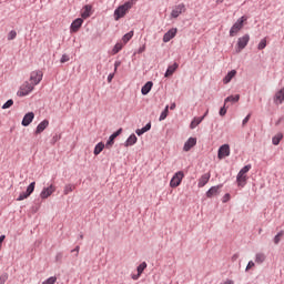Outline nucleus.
Segmentation results:
<instances>
[{"label": "nucleus", "instance_id": "obj_5", "mask_svg": "<svg viewBox=\"0 0 284 284\" xmlns=\"http://www.w3.org/2000/svg\"><path fill=\"white\" fill-rule=\"evenodd\" d=\"M43 80V72L40 70L33 71L30 74V81L32 85H39Z\"/></svg>", "mask_w": 284, "mask_h": 284}, {"label": "nucleus", "instance_id": "obj_10", "mask_svg": "<svg viewBox=\"0 0 284 284\" xmlns=\"http://www.w3.org/2000/svg\"><path fill=\"white\" fill-rule=\"evenodd\" d=\"M179 32V29L176 28H172L170 29L166 33H164L163 36V42L164 43H170V41H172V39H174L176 37V33Z\"/></svg>", "mask_w": 284, "mask_h": 284}, {"label": "nucleus", "instance_id": "obj_20", "mask_svg": "<svg viewBox=\"0 0 284 284\" xmlns=\"http://www.w3.org/2000/svg\"><path fill=\"white\" fill-rule=\"evenodd\" d=\"M48 125H50V121L43 120L38 124L34 134H41L48 128Z\"/></svg>", "mask_w": 284, "mask_h": 284}, {"label": "nucleus", "instance_id": "obj_50", "mask_svg": "<svg viewBox=\"0 0 284 284\" xmlns=\"http://www.w3.org/2000/svg\"><path fill=\"white\" fill-rule=\"evenodd\" d=\"M227 114V109H225V104L223 108L220 109V116H225Z\"/></svg>", "mask_w": 284, "mask_h": 284}, {"label": "nucleus", "instance_id": "obj_23", "mask_svg": "<svg viewBox=\"0 0 284 284\" xmlns=\"http://www.w3.org/2000/svg\"><path fill=\"white\" fill-rule=\"evenodd\" d=\"M240 100H241L240 94L230 95L224 100V105H227V103H239Z\"/></svg>", "mask_w": 284, "mask_h": 284}, {"label": "nucleus", "instance_id": "obj_35", "mask_svg": "<svg viewBox=\"0 0 284 284\" xmlns=\"http://www.w3.org/2000/svg\"><path fill=\"white\" fill-rule=\"evenodd\" d=\"M132 37H134V31H130L124 34L122 38L123 43H128L132 39Z\"/></svg>", "mask_w": 284, "mask_h": 284}, {"label": "nucleus", "instance_id": "obj_61", "mask_svg": "<svg viewBox=\"0 0 284 284\" xmlns=\"http://www.w3.org/2000/svg\"><path fill=\"white\" fill-rule=\"evenodd\" d=\"M80 239L83 240V234H80Z\"/></svg>", "mask_w": 284, "mask_h": 284}, {"label": "nucleus", "instance_id": "obj_39", "mask_svg": "<svg viewBox=\"0 0 284 284\" xmlns=\"http://www.w3.org/2000/svg\"><path fill=\"white\" fill-rule=\"evenodd\" d=\"M14 39H17V31L11 30V31L8 33V41H14Z\"/></svg>", "mask_w": 284, "mask_h": 284}, {"label": "nucleus", "instance_id": "obj_45", "mask_svg": "<svg viewBox=\"0 0 284 284\" xmlns=\"http://www.w3.org/2000/svg\"><path fill=\"white\" fill-rule=\"evenodd\" d=\"M81 250V246H75L73 250H71V254H74V257L79 256V252Z\"/></svg>", "mask_w": 284, "mask_h": 284}, {"label": "nucleus", "instance_id": "obj_38", "mask_svg": "<svg viewBox=\"0 0 284 284\" xmlns=\"http://www.w3.org/2000/svg\"><path fill=\"white\" fill-rule=\"evenodd\" d=\"M37 185V182H31L29 184V186L27 187V193L29 194V196L32 194V192H34V186Z\"/></svg>", "mask_w": 284, "mask_h": 284}, {"label": "nucleus", "instance_id": "obj_33", "mask_svg": "<svg viewBox=\"0 0 284 284\" xmlns=\"http://www.w3.org/2000/svg\"><path fill=\"white\" fill-rule=\"evenodd\" d=\"M169 112H170V106L166 105L163 112L160 114L159 121H165V119H168Z\"/></svg>", "mask_w": 284, "mask_h": 284}, {"label": "nucleus", "instance_id": "obj_47", "mask_svg": "<svg viewBox=\"0 0 284 284\" xmlns=\"http://www.w3.org/2000/svg\"><path fill=\"white\" fill-rule=\"evenodd\" d=\"M6 281H8V273H4L0 276V284H6Z\"/></svg>", "mask_w": 284, "mask_h": 284}, {"label": "nucleus", "instance_id": "obj_27", "mask_svg": "<svg viewBox=\"0 0 284 284\" xmlns=\"http://www.w3.org/2000/svg\"><path fill=\"white\" fill-rule=\"evenodd\" d=\"M91 12H92V6L90 4L84 6L83 11L81 13L82 19H89Z\"/></svg>", "mask_w": 284, "mask_h": 284}, {"label": "nucleus", "instance_id": "obj_14", "mask_svg": "<svg viewBox=\"0 0 284 284\" xmlns=\"http://www.w3.org/2000/svg\"><path fill=\"white\" fill-rule=\"evenodd\" d=\"M32 121H34V112H28L27 114H24L21 124L23 125V128H28V125H30Z\"/></svg>", "mask_w": 284, "mask_h": 284}, {"label": "nucleus", "instance_id": "obj_28", "mask_svg": "<svg viewBox=\"0 0 284 284\" xmlns=\"http://www.w3.org/2000/svg\"><path fill=\"white\" fill-rule=\"evenodd\" d=\"M204 119L205 116L194 118L190 124L191 130H194L197 125H201Z\"/></svg>", "mask_w": 284, "mask_h": 284}, {"label": "nucleus", "instance_id": "obj_41", "mask_svg": "<svg viewBox=\"0 0 284 284\" xmlns=\"http://www.w3.org/2000/svg\"><path fill=\"white\" fill-rule=\"evenodd\" d=\"M250 170H252V164L245 165L241 169L240 173L241 174H246L247 172H250Z\"/></svg>", "mask_w": 284, "mask_h": 284}, {"label": "nucleus", "instance_id": "obj_16", "mask_svg": "<svg viewBox=\"0 0 284 284\" xmlns=\"http://www.w3.org/2000/svg\"><path fill=\"white\" fill-rule=\"evenodd\" d=\"M83 26V19H75L70 27L71 32H79L80 28Z\"/></svg>", "mask_w": 284, "mask_h": 284}, {"label": "nucleus", "instance_id": "obj_1", "mask_svg": "<svg viewBox=\"0 0 284 284\" xmlns=\"http://www.w3.org/2000/svg\"><path fill=\"white\" fill-rule=\"evenodd\" d=\"M134 3H136V0H129L124 4L119 6L113 13L115 21L123 19V17H125V14L132 10Z\"/></svg>", "mask_w": 284, "mask_h": 284}, {"label": "nucleus", "instance_id": "obj_42", "mask_svg": "<svg viewBox=\"0 0 284 284\" xmlns=\"http://www.w3.org/2000/svg\"><path fill=\"white\" fill-rule=\"evenodd\" d=\"M29 196H30V194H28L27 192H22L18 196L17 201H26V199H28Z\"/></svg>", "mask_w": 284, "mask_h": 284}, {"label": "nucleus", "instance_id": "obj_26", "mask_svg": "<svg viewBox=\"0 0 284 284\" xmlns=\"http://www.w3.org/2000/svg\"><path fill=\"white\" fill-rule=\"evenodd\" d=\"M150 130H152V123L149 122L144 128L138 129L135 131V134H138V136H142V134H145V132H150Z\"/></svg>", "mask_w": 284, "mask_h": 284}, {"label": "nucleus", "instance_id": "obj_8", "mask_svg": "<svg viewBox=\"0 0 284 284\" xmlns=\"http://www.w3.org/2000/svg\"><path fill=\"white\" fill-rule=\"evenodd\" d=\"M183 12H185L184 3H180L175 7H173L172 12H171V19H179V17H181V14H183Z\"/></svg>", "mask_w": 284, "mask_h": 284}, {"label": "nucleus", "instance_id": "obj_21", "mask_svg": "<svg viewBox=\"0 0 284 284\" xmlns=\"http://www.w3.org/2000/svg\"><path fill=\"white\" fill-rule=\"evenodd\" d=\"M178 69H179V63L176 62L173 63L172 65H169L164 77L166 78L172 77V74H174V72H176Z\"/></svg>", "mask_w": 284, "mask_h": 284}, {"label": "nucleus", "instance_id": "obj_51", "mask_svg": "<svg viewBox=\"0 0 284 284\" xmlns=\"http://www.w3.org/2000/svg\"><path fill=\"white\" fill-rule=\"evenodd\" d=\"M254 261H250L248 263H247V265H246V272H250V270H252V267H254Z\"/></svg>", "mask_w": 284, "mask_h": 284}, {"label": "nucleus", "instance_id": "obj_48", "mask_svg": "<svg viewBox=\"0 0 284 284\" xmlns=\"http://www.w3.org/2000/svg\"><path fill=\"white\" fill-rule=\"evenodd\" d=\"M57 283V277H49L45 282H43L42 284H54Z\"/></svg>", "mask_w": 284, "mask_h": 284}, {"label": "nucleus", "instance_id": "obj_43", "mask_svg": "<svg viewBox=\"0 0 284 284\" xmlns=\"http://www.w3.org/2000/svg\"><path fill=\"white\" fill-rule=\"evenodd\" d=\"M29 196H30V194H28L27 192H22L18 196L17 201H26V199H28Z\"/></svg>", "mask_w": 284, "mask_h": 284}, {"label": "nucleus", "instance_id": "obj_19", "mask_svg": "<svg viewBox=\"0 0 284 284\" xmlns=\"http://www.w3.org/2000/svg\"><path fill=\"white\" fill-rule=\"evenodd\" d=\"M196 145V138H190L183 146L184 152H190Z\"/></svg>", "mask_w": 284, "mask_h": 284}, {"label": "nucleus", "instance_id": "obj_13", "mask_svg": "<svg viewBox=\"0 0 284 284\" xmlns=\"http://www.w3.org/2000/svg\"><path fill=\"white\" fill-rule=\"evenodd\" d=\"M221 187H223L222 184L212 186L207 192H206V197L212 199V196H219L221 194Z\"/></svg>", "mask_w": 284, "mask_h": 284}, {"label": "nucleus", "instance_id": "obj_52", "mask_svg": "<svg viewBox=\"0 0 284 284\" xmlns=\"http://www.w3.org/2000/svg\"><path fill=\"white\" fill-rule=\"evenodd\" d=\"M112 79H114V73H110V74L108 75V82H109V83H112Z\"/></svg>", "mask_w": 284, "mask_h": 284}, {"label": "nucleus", "instance_id": "obj_17", "mask_svg": "<svg viewBox=\"0 0 284 284\" xmlns=\"http://www.w3.org/2000/svg\"><path fill=\"white\" fill-rule=\"evenodd\" d=\"M121 132H123V129H119L113 134H111L105 144V148H112L114 145V139H116V136H119L121 134Z\"/></svg>", "mask_w": 284, "mask_h": 284}, {"label": "nucleus", "instance_id": "obj_18", "mask_svg": "<svg viewBox=\"0 0 284 284\" xmlns=\"http://www.w3.org/2000/svg\"><path fill=\"white\" fill-rule=\"evenodd\" d=\"M236 182L240 187H245V184L247 183V175L239 172L236 176Z\"/></svg>", "mask_w": 284, "mask_h": 284}, {"label": "nucleus", "instance_id": "obj_4", "mask_svg": "<svg viewBox=\"0 0 284 284\" xmlns=\"http://www.w3.org/2000/svg\"><path fill=\"white\" fill-rule=\"evenodd\" d=\"M184 176H185V174L183 173V171L176 172L170 181L171 187H179V185H181V182L183 181Z\"/></svg>", "mask_w": 284, "mask_h": 284}, {"label": "nucleus", "instance_id": "obj_9", "mask_svg": "<svg viewBox=\"0 0 284 284\" xmlns=\"http://www.w3.org/2000/svg\"><path fill=\"white\" fill-rule=\"evenodd\" d=\"M231 151H230V144H223L220 146L217 151V159L223 160L226 159V156H230Z\"/></svg>", "mask_w": 284, "mask_h": 284}, {"label": "nucleus", "instance_id": "obj_34", "mask_svg": "<svg viewBox=\"0 0 284 284\" xmlns=\"http://www.w3.org/2000/svg\"><path fill=\"white\" fill-rule=\"evenodd\" d=\"M284 236V231H280L275 236H274V244L278 245L281 243V239Z\"/></svg>", "mask_w": 284, "mask_h": 284}, {"label": "nucleus", "instance_id": "obj_57", "mask_svg": "<svg viewBox=\"0 0 284 284\" xmlns=\"http://www.w3.org/2000/svg\"><path fill=\"white\" fill-rule=\"evenodd\" d=\"M207 114H210V110H206V112L202 116H204V119H205V116H207Z\"/></svg>", "mask_w": 284, "mask_h": 284}, {"label": "nucleus", "instance_id": "obj_2", "mask_svg": "<svg viewBox=\"0 0 284 284\" xmlns=\"http://www.w3.org/2000/svg\"><path fill=\"white\" fill-rule=\"evenodd\" d=\"M247 21V17L243 16L232 26L230 29V37H236L241 30H243V26Z\"/></svg>", "mask_w": 284, "mask_h": 284}, {"label": "nucleus", "instance_id": "obj_3", "mask_svg": "<svg viewBox=\"0 0 284 284\" xmlns=\"http://www.w3.org/2000/svg\"><path fill=\"white\" fill-rule=\"evenodd\" d=\"M250 43V34H244L243 37L237 39V49L236 52H241L247 48V44Z\"/></svg>", "mask_w": 284, "mask_h": 284}, {"label": "nucleus", "instance_id": "obj_29", "mask_svg": "<svg viewBox=\"0 0 284 284\" xmlns=\"http://www.w3.org/2000/svg\"><path fill=\"white\" fill-rule=\"evenodd\" d=\"M105 149V144L103 142H99L95 148H94V151H93V154L95 156H99V154H101L103 152V150Z\"/></svg>", "mask_w": 284, "mask_h": 284}, {"label": "nucleus", "instance_id": "obj_32", "mask_svg": "<svg viewBox=\"0 0 284 284\" xmlns=\"http://www.w3.org/2000/svg\"><path fill=\"white\" fill-rule=\"evenodd\" d=\"M121 50H123V43L118 42L112 49V54H119Z\"/></svg>", "mask_w": 284, "mask_h": 284}, {"label": "nucleus", "instance_id": "obj_36", "mask_svg": "<svg viewBox=\"0 0 284 284\" xmlns=\"http://www.w3.org/2000/svg\"><path fill=\"white\" fill-rule=\"evenodd\" d=\"M265 48H267V39H262L257 45L258 50H265Z\"/></svg>", "mask_w": 284, "mask_h": 284}, {"label": "nucleus", "instance_id": "obj_46", "mask_svg": "<svg viewBox=\"0 0 284 284\" xmlns=\"http://www.w3.org/2000/svg\"><path fill=\"white\" fill-rule=\"evenodd\" d=\"M68 61H70V55L63 54L61 57L60 63H68Z\"/></svg>", "mask_w": 284, "mask_h": 284}, {"label": "nucleus", "instance_id": "obj_55", "mask_svg": "<svg viewBox=\"0 0 284 284\" xmlns=\"http://www.w3.org/2000/svg\"><path fill=\"white\" fill-rule=\"evenodd\" d=\"M227 199H230V194L229 193L225 194L223 203H225L227 201Z\"/></svg>", "mask_w": 284, "mask_h": 284}, {"label": "nucleus", "instance_id": "obj_7", "mask_svg": "<svg viewBox=\"0 0 284 284\" xmlns=\"http://www.w3.org/2000/svg\"><path fill=\"white\" fill-rule=\"evenodd\" d=\"M54 192H57V186H54L53 184H51L48 187H43V190L40 193V199L42 200L50 199V196H52Z\"/></svg>", "mask_w": 284, "mask_h": 284}, {"label": "nucleus", "instance_id": "obj_25", "mask_svg": "<svg viewBox=\"0 0 284 284\" xmlns=\"http://www.w3.org/2000/svg\"><path fill=\"white\" fill-rule=\"evenodd\" d=\"M234 77H236V70H231L223 79L224 85H227Z\"/></svg>", "mask_w": 284, "mask_h": 284}, {"label": "nucleus", "instance_id": "obj_15", "mask_svg": "<svg viewBox=\"0 0 284 284\" xmlns=\"http://www.w3.org/2000/svg\"><path fill=\"white\" fill-rule=\"evenodd\" d=\"M212 174L210 173H204L197 182V187H205V185H207V183H210V179H211Z\"/></svg>", "mask_w": 284, "mask_h": 284}, {"label": "nucleus", "instance_id": "obj_37", "mask_svg": "<svg viewBox=\"0 0 284 284\" xmlns=\"http://www.w3.org/2000/svg\"><path fill=\"white\" fill-rule=\"evenodd\" d=\"M70 192H74V185H73V184H67V185L64 186L63 193H64L65 195H68V194H70Z\"/></svg>", "mask_w": 284, "mask_h": 284}, {"label": "nucleus", "instance_id": "obj_22", "mask_svg": "<svg viewBox=\"0 0 284 284\" xmlns=\"http://www.w3.org/2000/svg\"><path fill=\"white\" fill-rule=\"evenodd\" d=\"M136 141H139V139L136 138V134L133 133L126 139L124 145L125 148H130L132 145H135Z\"/></svg>", "mask_w": 284, "mask_h": 284}, {"label": "nucleus", "instance_id": "obj_56", "mask_svg": "<svg viewBox=\"0 0 284 284\" xmlns=\"http://www.w3.org/2000/svg\"><path fill=\"white\" fill-rule=\"evenodd\" d=\"M175 109H176V104L175 103L171 104L170 110H175Z\"/></svg>", "mask_w": 284, "mask_h": 284}, {"label": "nucleus", "instance_id": "obj_40", "mask_svg": "<svg viewBox=\"0 0 284 284\" xmlns=\"http://www.w3.org/2000/svg\"><path fill=\"white\" fill-rule=\"evenodd\" d=\"M12 105H14V101H13V100H8V101L2 105V110H8L9 108H12Z\"/></svg>", "mask_w": 284, "mask_h": 284}, {"label": "nucleus", "instance_id": "obj_30", "mask_svg": "<svg viewBox=\"0 0 284 284\" xmlns=\"http://www.w3.org/2000/svg\"><path fill=\"white\" fill-rule=\"evenodd\" d=\"M281 141H283V133H277L272 139L273 145H278V143H281Z\"/></svg>", "mask_w": 284, "mask_h": 284}, {"label": "nucleus", "instance_id": "obj_58", "mask_svg": "<svg viewBox=\"0 0 284 284\" xmlns=\"http://www.w3.org/2000/svg\"><path fill=\"white\" fill-rule=\"evenodd\" d=\"M225 0H217V3H223Z\"/></svg>", "mask_w": 284, "mask_h": 284}, {"label": "nucleus", "instance_id": "obj_24", "mask_svg": "<svg viewBox=\"0 0 284 284\" xmlns=\"http://www.w3.org/2000/svg\"><path fill=\"white\" fill-rule=\"evenodd\" d=\"M152 85H154V83H152V81H149L146 82L142 89H141V92L143 94V97L150 94V91L152 90Z\"/></svg>", "mask_w": 284, "mask_h": 284}, {"label": "nucleus", "instance_id": "obj_31", "mask_svg": "<svg viewBox=\"0 0 284 284\" xmlns=\"http://www.w3.org/2000/svg\"><path fill=\"white\" fill-rule=\"evenodd\" d=\"M255 263H257L258 265L265 263V255L263 253L255 254Z\"/></svg>", "mask_w": 284, "mask_h": 284}, {"label": "nucleus", "instance_id": "obj_49", "mask_svg": "<svg viewBox=\"0 0 284 284\" xmlns=\"http://www.w3.org/2000/svg\"><path fill=\"white\" fill-rule=\"evenodd\" d=\"M55 261H57L58 263L61 262V261H63V253H62V252L57 253V255H55Z\"/></svg>", "mask_w": 284, "mask_h": 284}, {"label": "nucleus", "instance_id": "obj_6", "mask_svg": "<svg viewBox=\"0 0 284 284\" xmlns=\"http://www.w3.org/2000/svg\"><path fill=\"white\" fill-rule=\"evenodd\" d=\"M32 90H34V84L30 82H24L20 88L19 97H28V94H30Z\"/></svg>", "mask_w": 284, "mask_h": 284}, {"label": "nucleus", "instance_id": "obj_44", "mask_svg": "<svg viewBox=\"0 0 284 284\" xmlns=\"http://www.w3.org/2000/svg\"><path fill=\"white\" fill-rule=\"evenodd\" d=\"M252 114L248 113L245 119L242 121V125L243 128H245V125H247V123L250 122V119H251Z\"/></svg>", "mask_w": 284, "mask_h": 284}, {"label": "nucleus", "instance_id": "obj_11", "mask_svg": "<svg viewBox=\"0 0 284 284\" xmlns=\"http://www.w3.org/2000/svg\"><path fill=\"white\" fill-rule=\"evenodd\" d=\"M273 101H274L275 105H281L284 103V88L280 89L275 93Z\"/></svg>", "mask_w": 284, "mask_h": 284}, {"label": "nucleus", "instance_id": "obj_53", "mask_svg": "<svg viewBox=\"0 0 284 284\" xmlns=\"http://www.w3.org/2000/svg\"><path fill=\"white\" fill-rule=\"evenodd\" d=\"M121 67V61H115L114 62V68H120Z\"/></svg>", "mask_w": 284, "mask_h": 284}, {"label": "nucleus", "instance_id": "obj_12", "mask_svg": "<svg viewBox=\"0 0 284 284\" xmlns=\"http://www.w3.org/2000/svg\"><path fill=\"white\" fill-rule=\"evenodd\" d=\"M146 267H148V263L142 262V263L136 267L138 274H136V275H132L131 278H132L133 281H139V278H141V274H143V272H145Z\"/></svg>", "mask_w": 284, "mask_h": 284}, {"label": "nucleus", "instance_id": "obj_60", "mask_svg": "<svg viewBox=\"0 0 284 284\" xmlns=\"http://www.w3.org/2000/svg\"><path fill=\"white\" fill-rule=\"evenodd\" d=\"M116 70H119V68L114 67V72H116Z\"/></svg>", "mask_w": 284, "mask_h": 284}, {"label": "nucleus", "instance_id": "obj_54", "mask_svg": "<svg viewBox=\"0 0 284 284\" xmlns=\"http://www.w3.org/2000/svg\"><path fill=\"white\" fill-rule=\"evenodd\" d=\"M138 52L139 54H141L142 52H145V47H141Z\"/></svg>", "mask_w": 284, "mask_h": 284}, {"label": "nucleus", "instance_id": "obj_59", "mask_svg": "<svg viewBox=\"0 0 284 284\" xmlns=\"http://www.w3.org/2000/svg\"><path fill=\"white\" fill-rule=\"evenodd\" d=\"M58 139H59V138H58L57 135H55V136H53V141H58Z\"/></svg>", "mask_w": 284, "mask_h": 284}]
</instances>
